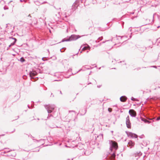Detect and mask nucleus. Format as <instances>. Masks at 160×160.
<instances>
[{
  "label": "nucleus",
  "mask_w": 160,
  "mask_h": 160,
  "mask_svg": "<svg viewBox=\"0 0 160 160\" xmlns=\"http://www.w3.org/2000/svg\"><path fill=\"white\" fill-rule=\"evenodd\" d=\"M109 142L110 145V149L112 152L110 153L109 158L111 160H114L116 157L115 152L118 148V143L112 140H109Z\"/></svg>",
  "instance_id": "nucleus-1"
},
{
  "label": "nucleus",
  "mask_w": 160,
  "mask_h": 160,
  "mask_svg": "<svg viewBox=\"0 0 160 160\" xmlns=\"http://www.w3.org/2000/svg\"><path fill=\"white\" fill-rule=\"evenodd\" d=\"M45 108L47 110L48 113L51 112L54 109L55 106L54 105H50V104L45 105Z\"/></svg>",
  "instance_id": "nucleus-2"
},
{
  "label": "nucleus",
  "mask_w": 160,
  "mask_h": 160,
  "mask_svg": "<svg viewBox=\"0 0 160 160\" xmlns=\"http://www.w3.org/2000/svg\"><path fill=\"white\" fill-rule=\"evenodd\" d=\"M80 37L78 35L73 34L71 35L69 37V38L70 40V41H72L76 40Z\"/></svg>",
  "instance_id": "nucleus-3"
},
{
  "label": "nucleus",
  "mask_w": 160,
  "mask_h": 160,
  "mask_svg": "<svg viewBox=\"0 0 160 160\" xmlns=\"http://www.w3.org/2000/svg\"><path fill=\"white\" fill-rule=\"evenodd\" d=\"M126 123L127 128H131V123L130 122L129 117V116H128L126 118Z\"/></svg>",
  "instance_id": "nucleus-4"
},
{
  "label": "nucleus",
  "mask_w": 160,
  "mask_h": 160,
  "mask_svg": "<svg viewBox=\"0 0 160 160\" xmlns=\"http://www.w3.org/2000/svg\"><path fill=\"white\" fill-rule=\"evenodd\" d=\"M16 155V152L14 151H10L7 155L10 157H15Z\"/></svg>",
  "instance_id": "nucleus-5"
},
{
  "label": "nucleus",
  "mask_w": 160,
  "mask_h": 160,
  "mask_svg": "<svg viewBox=\"0 0 160 160\" xmlns=\"http://www.w3.org/2000/svg\"><path fill=\"white\" fill-rule=\"evenodd\" d=\"M129 113L130 116L132 117H135L136 115V112L133 110H130Z\"/></svg>",
  "instance_id": "nucleus-6"
},
{
  "label": "nucleus",
  "mask_w": 160,
  "mask_h": 160,
  "mask_svg": "<svg viewBox=\"0 0 160 160\" xmlns=\"http://www.w3.org/2000/svg\"><path fill=\"white\" fill-rule=\"evenodd\" d=\"M37 75V73L35 71H30L29 72V76L30 77H31V79L34 78L32 77Z\"/></svg>",
  "instance_id": "nucleus-7"
},
{
  "label": "nucleus",
  "mask_w": 160,
  "mask_h": 160,
  "mask_svg": "<svg viewBox=\"0 0 160 160\" xmlns=\"http://www.w3.org/2000/svg\"><path fill=\"white\" fill-rule=\"evenodd\" d=\"M92 149L90 147L88 148V150H86L84 152L85 155L88 156L92 153Z\"/></svg>",
  "instance_id": "nucleus-8"
},
{
  "label": "nucleus",
  "mask_w": 160,
  "mask_h": 160,
  "mask_svg": "<svg viewBox=\"0 0 160 160\" xmlns=\"http://www.w3.org/2000/svg\"><path fill=\"white\" fill-rule=\"evenodd\" d=\"M135 145L134 142L132 141H130L128 143V147H129L130 148H132Z\"/></svg>",
  "instance_id": "nucleus-9"
},
{
  "label": "nucleus",
  "mask_w": 160,
  "mask_h": 160,
  "mask_svg": "<svg viewBox=\"0 0 160 160\" xmlns=\"http://www.w3.org/2000/svg\"><path fill=\"white\" fill-rule=\"evenodd\" d=\"M128 135L129 136H130L132 138H138V136L137 135L134 134V133H133L132 132H129L128 133Z\"/></svg>",
  "instance_id": "nucleus-10"
},
{
  "label": "nucleus",
  "mask_w": 160,
  "mask_h": 160,
  "mask_svg": "<svg viewBox=\"0 0 160 160\" xmlns=\"http://www.w3.org/2000/svg\"><path fill=\"white\" fill-rule=\"evenodd\" d=\"M77 2H75V3H74L72 6V9L73 11L75 10L78 7L77 5Z\"/></svg>",
  "instance_id": "nucleus-11"
},
{
  "label": "nucleus",
  "mask_w": 160,
  "mask_h": 160,
  "mask_svg": "<svg viewBox=\"0 0 160 160\" xmlns=\"http://www.w3.org/2000/svg\"><path fill=\"white\" fill-rule=\"evenodd\" d=\"M127 99V97L125 96H122L120 97V99L121 102H124Z\"/></svg>",
  "instance_id": "nucleus-12"
},
{
  "label": "nucleus",
  "mask_w": 160,
  "mask_h": 160,
  "mask_svg": "<svg viewBox=\"0 0 160 160\" xmlns=\"http://www.w3.org/2000/svg\"><path fill=\"white\" fill-rule=\"evenodd\" d=\"M11 38L12 39H14V42H13L11 43V44H10L11 45L13 46L16 43V42L17 41V39L16 38H12V37Z\"/></svg>",
  "instance_id": "nucleus-13"
},
{
  "label": "nucleus",
  "mask_w": 160,
  "mask_h": 160,
  "mask_svg": "<svg viewBox=\"0 0 160 160\" xmlns=\"http://www.w3.org/2000/svg\"><path fill=\"white\" fill-rule=\"evenodd\" d=\"M90 47L89 46H88L87 47H83L82 48V50H86V49H90Z\"/></svg>",
  "instance_id": "nucleus-14"
},
{
  "label": "nucleus",
  "mask_w": 160,
  "mask_h": 160,
  "mask_svg": "<svg viewBox=\"0 0 160 160\" xmlns=\"http://www.w3.org/2000/svg\"><path fill=\"white\" fill-rule=\"evenodd\" d=\"M67 41H70V40L69 39V38H64L63 39L62 41V42H67Z\"/></svg>",
  "instance_id": "nucleus-15"
},
{
  "label": "nucleus",
  "mask_w": 160,
  "mask_h": 160,
  "mask_svg": "<svg viewBox=\"0 0 160 160\" xmlns=\"http://www.w3.org/2000/svg\"><path fill=\"white\" fill-rule=\"evenodd\" d=\"M141 155V154L140 152L139 153H135L134 154V155L135 157H139Z\"/></svg>",
  "instance_id": "nucleus-16"
},
{
  "label": "nucleus",
  "mask_w": 160,
  "mask_h": 160,
  "mask_svg": "<svg viewBox=\"0 0 160 160\" xmlns=\"http://www.w3.org/2000/svg\"><path fill=\"white\" fill-rule=\"evenodd\" d=\"M87 112V109H84V112H82V113H81V115H83L85 114Z\"/></svg>",
  "instance_id": "nucleus-17"
},
{
  "label": "nucleus",
  "mask_w": 160,
  "mask_h": 160,
  "mask_svg": "<svg viewBox=\"0 0 160 160\" xmlns=\"http://www.w3.org/2000/svg\"><path fill=\"white\" fill-rule=\"evenodd\" d=\"M102 38H103L102 37L99 38H98V39L97 40H96V42H99L98 40L101 41V40H102Z\"/></svg>",
  "instance_id": "nucleus-18"
},
{
  "label": "nucleus",
  "mask_w": 160,
  "mask_h": 160,
  "mask_svg": "<svg viewBox=\"0 0 160 160\" xmlns=\"http://www.w3.org/2000/svg\"><path fill=\"white\" fill-rule=\"evenodd\" d=\"M25 61V59L23 57H22L20 59V61L22 62H24Z\"/></svg>",
  "instance_id": "nucleus-19"
},
{
  "label": "nucleus",
  "mask_w": 160,
  "mask_h": 160,
  "mask_svg": "<svg viewBox=\"0 0 160 160\" xmlns=\"http://www.w3.org/2000/svg\"><path fill=\"white\" fill-rule=\"evenodd\" d=\"M144 122H145V123H150V122L149 121V120H146L145 119H144Z\"/></svg>",
  "instance_id": "nucleus-20"
},
{
  "label": "nucleus",
  "mask_w": 160,
  "mask_h": 160,
  "mask_svg": "<svg viewBox=\"0 0 160 160\" xmlns=\"http://www.w3.org/2000/svg\"><path fill=\"white\" fill-rule=\"evenodd\" d=\"M66 49V48H62V49H61L60 50V51L61 52H64V51H65V50Z\"/></svg>",
  "instance_id": "nucleus-21"
},
{
  "label": "nucleus",
  "mask_w": 160,
  "mask_h": 160,
  "mask_svg": "<svg viewBox=\"0 0 160 160\" xmlns=\"http://www.w3.org/2000/svg\"><path fill=\"white\" fill-rule=\"evenodd\" d=\"M4 149H6V150L4 151V152H3L4 153H5L6 152L8 153L9 152V151H8V150H7V149H9V148H5Z\"/></svg>",
  "instance_id": "nucleus-22"
},
{
  "label": "nucleus",
  "mask_w": 160,
  "mask_h": 160,
  "mask_svg": "<svg viewBox=\"0 0 160 160\" xmlns=\"http://www.w3.org/2000/svg\"><path fill=\"white\" fill-rule=\"evenodd\" d=\"M108 111L109 112H111L112 111V109L111 108H108Z\"/></svg>",
  "instance_id": "nucleus-23"
},
{
  "label": "nucleus",
  "mask_w": 160,
  "mask_h": 160,
  "mask_svg": "<svg viewBox=\"0 0 160 160\" xmlns=\"http://www.w3.org/2000/svg\"><path fill=\"white\" fill-rule=\"evenodd\" d=\"M101 137L102 138H103V134H100L99 136H98V137Z\"/></svg>",
  "instance_id": "nucleus-24"
},
{
  "label": "nucleus",
  "mask_w": 160,
  "mask_h": 160,
  "mask_svg": "<svg viewBox=\"0 0 160 160\" xmlns=\"http://www.w3.org/2000/svg\"><path fill=\"white\" fill-rule=\"evenodd\" d=\"M4 10H7V9H8V7L6 6H4Z\"/></svg>",
  "instance_id": "nucleus-25"
},
{
  "label": "nucleus",
  "mask_w": 160,
  "mask_h": 160,
  "mask_svg": "<svg viewBox=\"0 0 160 160\" xmlns=\"http://www.w3.org/2000/svg\"><path fill=\"white\" fill-rule=\"evenodd\" d=\"M131 99L132 101H134L135 100V98L132 97Z\"/></svg>",
  "instance_id": "nucleus-26"
},
{
  "label": "nucleus",
  "mask_w": 160,
  "mask_h": 160,
  "mask_svg": "<svg viewBox=\"0 0 160 160\" xmlns=\"http://www.w3.org/2000/svg\"><path fill=\"white\" fill-rule=\"evenodd\" d=\"M158 121L160 120V116L158 117L156 119Z\"/></svg>",
  "instance_id": "nucleus-27"
},
{
  "label": "nucleus",
  "mask_w": 160,
  "mask_h": 160,
  "mask_svg": "<svg viewBox=\"0 0 160 160\" xmlns=\"http://www.w3.org/2000/svg\"><path fill=\"white\" fill-rule=\"evenodd\" d=\"M144 135H141V136H139V137H140V138H143V137H144Z\"/></svg>",
  "instance_id": "nucleus-28"
},
{
  "label": "nucleus",
  "mask_w": 160,
  "mask_h": 160,
  "mask_svg": "<svg viewBox=\"0 0 160 160\" xmlns=\"http://www.w3.org/2000/svg\"><path fill=\"white\" fill-rule=\"evenodd\" d=\"M75 112V111H69V112Z\"/></svg>",
  "instance_id": "nucleus-29"
},
{
  "label": "nucleus",
  "mask_w": 160,
  "mask_h": 160,
  "mask_svg": "<svg viewBox=\"0 0 160 160\" xmlns=\"http://www.w3.org/2000/svg\"><path fill=\"white\" fill-rule=\"evenodd\" d=\"M152 21L151 22H152V21H153V18H154V15H153V16H152Z\"/></svg>",
  "instance_id": "nucleus-30"
},
{
  "label": "nucleus",
  "mask_w": 160,
  "mask_h": 160,
  "mask_svg": "<svg viewBox=\"0 0 160 160\" xmlns=\"http://www.w3.org/2000/svg\"><path fill=\"white\" fill-rule=\"evenodd\" d=\"M11 46H12V45H11V44H10L9 46H8V48H9Z\"/></svg>",
  "instance_id": "nucleus-31"
},
{
  "label": "nucleus",
  "mask_w": 160,
  "mask_h": 160,
  "mask_svg": "<svg viewBox=\"0 0 160 160\" xmlns=\"http://www.w3.org/2000/svg\"><path fill=\"white\" fill-rule=\"evenodd\" d=\"M158 40L159 42H160V38H158Z\"/></svg>",
  "instance_id": "nucleus-32"
},
{
  "label": "nucleus",
  "mask_w": 160,
  "mask_h": 160,
  "mask_svg": "<svg viewBox=\"0 0 160 160\" xmlns=\"http://www.w3.org/2000/svg\"><path fill=\"white\" fill-rule=\"evenodd\" d=\"M28 108H31L29 107V105H28Z\"/></svg>",
  "instance_id": "nucleus-33"
},
{
  "label": "nucleus",
  "mask_w": 160,
  "mask_h": 160,
  "mask_svg": "<svg viewBox=\"0 0 160 160\" xmlns=\"http://www.w3.org/2000/svg\"><path fill=\"white\" fill-rule=\"evenodd\" d=\"M20 1L21 2H22L23 1V0H20Z\"/></svg>",
  "instance_id": "nucleus-34"
},
{
  "label": "nucleus",
  "mask_w": 160,
  "mask_h": 160,
  "mask_svg": "<svg viewBox=\"0 0 160 160\" xmlns=\"http://www.w3.org/2000/svg\"><path fill=\"white\" fill-rule=\"evenodd\" d=\"M12 1H10V2H9V3L12 2Z\"/></svg>",
  "instance_id": "nucleus-35"
},
{
  "label": "nucleus",
  "mask_w": 160,
  "mask_h": 160,
  "mask_svg": "<svg viewBox=\"0 0 160 160\" xmlns=\"http://www.w3.org/2000/svg\"><path fill=\"white\" fill-rule=\"evenodd\" d=\"M33 106H34V105H32V108L33 107Z\"/></svg>",
  "instance_id": "nucleus-36"
},
{
  "label": "nucleus",
  "mask_w": 160,
  "mask_h": 160,
  "mask_svg": "<svg viewBox=\"0 0 160 160\" xmlns=\"http://www.w3.org/2000/svg\"><path fill=\"white\" fill-rule=\"evenodd\" d=\"M60 93L61 94H62V92L61 91H60Z\"/></svg>",
  "instance_id": "nucleus-37"
},
{
  "label": "nucleus",
  "mask_w": 160,
  "mask_h": 160,
  "mask_svg": "<svg viewBox=\"0 0 160 160\" xmlns=\"http://www.w3.org/2000/svg\"><path fill=\"white\" fill-rule=\"evenodd\" d=\"M15 129H14V131H13L12 132H13L15 131Z\"/></svg>",
  "instance_id": "nucleus-38"
},
{
  "label": "nucleus",
  "mask_w": 160,
  "mask_h": 160,
  "mask_svg": "<svg viewBox=\"0 0 160 160\" xmlns=\"http://www.w3.org/2000/svg\"><path fill=\"white\" fill-rule=\"evenodd\" d=\"M153 67H154V68H156V66H153Z\"/></svg>",
  "instance_id": "nucleus-39"
},
{
  "label": "nucleus",
  "mask_w": 160,
  "mask_h": 160,
  "mask_svg": "<svg viewBox=\"0 0 160 160\" xmlns=\"http://www.w3.org/2000/svg\"><path fill=\"white\" fill-rule=\"evenodd\" d=\"M159 27H160V26H158L157 28H159Z\"/></svg>",
  "instance_id": "nucleus-40"
},
{
  "label": "nucleus",
  "mask_w": 160,
  "mask_h": 160,
  "mask_svg": "<svg viewBox=\"0 0 160 160\" xmlns=\"http://www.w3.org/2000/svg\"><path fill=\"white\" fill-rule=\"evenodd\" d=\"M105 42H102V43H104Z\"/></svg>",
  "instance_id": "nucleus-41"
},
{
  "label": "nucleus",
  "mask_w": 160,
  "mask_h": 160,
  "mask_svg": "<svg viewBox=\"0 0 160 160\" xmlns=\"http://www.w3.org/2000/svg\"><path fill=\"white\" fill-rule=\"evenodd\" d=\"M44 3H47V2H44Z\"/></svg>",
  "instance_id": "nucleus-42"
},
{
  "label": "nucleus",
  "mask_w": 160,
  "mask_h": 160,
  "mask_svg": "<svg viewBox=\"0 0 160 160\" xmlns=\"http://www.w3.org/2000/svg\"><path fill=\"white\" fill-rule=\"evenodd\" d=\"M98 87H99V86H98Z\"/></svg>",
  "instance_id": "nucleus-43"
},
{
  "label": "nucleus",
  "mask_w": 160,
  "mask_h": 160,
  "mask_svg": "<svg viewBox=\"0 0 160 160\" xmlns=\"http://www.w3.org/2000/svg\"><path fill=\"white\" fill-rule=\"evenodd\" d=\"M98 87H99V86H98Z\"/></svg>",
  "instance_id": "nucleus-44"
}]
</instances>
